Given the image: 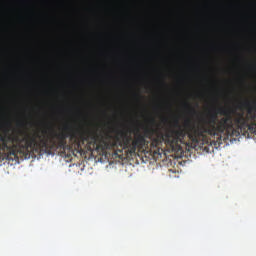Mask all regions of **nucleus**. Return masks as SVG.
I'll return each instance as SVG.
<instances>
[{
  "mask_svg": "<svg viewBox=\"0 0 256 256\" xmlns=\"http://www.w3.org/2000/svg\"><path fill=\"white\" fill-rule=\"evenodd\" d=\"M42 133L44 135L41 140L42 150L45 152H51L56 148L55 138L58 140V145L60 148H66L67 139L71 143L74 150H83V145L87 150H95L101 148L103 139L96 131H81V128H73L71 124H64L63 131L61 133H56L51 122L44 120L42 122Z\"/></svg>",
  "mask_w": 256,
  "mask_h": 256,
  "instance_id": "obj_1",
  "label": "nucleus"
},
{
  "mask_svg": "<svg viewBox=\"0 0 256 256\" xmlns=\"http://www.w3.org/2000/svg\"><path fill=\"white\" fill-rule=\"evenodd\" d=\"M243 106L247 109V115L243 113L236 115L233 121L231 110L226 109V138L239 137V135L256 134V103L255 101H245ZM235 124V126H234Z\"/></svg>",
  "mask_w": 256,
  "mask_h": 256,
  "instance_id": "obj_2",
  "label": "nucleus"
},
{
  "mask_svg": "<svg viewBox=\"0 0 256 256\" xmlns=\"http://www.w3.org/2000/svg\"><path fill=\"white\" fill-rule=\"evenodd\" d=\"M19 153V133L13 132L9 134V130H4V134H0V155L3 160L14 161L18 159Z\"/></svg>",
  "mask_w": 256,
  "mask_h": 256,
  "instance_id": "obj_3",
  "label": "nucleus"
},
{
  "mask_svg": "<svg viewBox=\"0 0 256 256\" xmlns=\"http://www.w3.org/2000/svg\"><path fill=\"white\" fill-rule=\"evenodd\" d=\"M37 151V131H36V0H34V158Z\"/></svg>",
  "mask_w": 256,
  "mask_h": 256,
  "instance_id": "obj_4",
  "label": "nucleus"
},
{
  "mask_svg": "<svg viewBox=\"0 0 256 256\" xmlns=\"http://www.w3.org/2000/svg\"><path fill=\"white\" fill-rule=\"evenodd\" d=\"M103 143L106 145V148H116L117 141H112V143H107L106 141H103Z\"/></svg>",
  "mask_w": 256,
  "mask_h": 256,
  "instance_id": "obj_5",
  "label": "nucleus"
},
{
  "mask_svg": "<svg viewBox=\"0 0 256 256\" xmlns=\"http://www.w3.org/2000/svg\"><path fill=\"white\" fill-rule=\"evenodd\" d=\"M29 147L30 149H33V136H31V133H30Z\"/></svg>",
  "mask_w": 256,
  "mask_h": 256,
  "instance_id": "obj_6",
  "label": "nucleus"
},
{
  "mask_svg": "<svg viewBox=\"0 0 256 256\" xmlns=\"http://www.w3.org/2000/svg\"><path fill=\"white\" fill-rule=\"evenodd\" d=\"M184 105L185 107H188L191 111H193V113H195V109L191 107L190 103H185Z\"/></svg>",
  "mask_w": 256,
  "mask_h": 256,
  "instance_id": "obj_7",
  "label": "nucleus"
},
{
  "mask_svg": "<svg viewBox=\"0 0 256 256\" xmlns=\"http://www.w3.org/2000/svg\"><path fill=\"white\" fill-rule=\"evenodd\" d=\"M29 7H33V0H29Z\"/></svg>",
  "mask_w": 256,
  "mask_h": 256,
  "instance_id": "obj_8",
  "label": "nucleus"
},
{
  "mask_svg": "<svg viewBox=\"0 0 256 256\" xmlns=\"http://www.w3.org/2000/svg\"><path fill=\"white\" fill-rule=\"evenodd\" d=\"M150 122H152L153 124H155V118H151Z\"/></svg>",
  "mask_w": 256,
  "mask_h": 256,
  "instance_id": "obj_9",
  "label": "nucleus"
},
{
  "mask_svg": "<svg viewBox=\"0 0 256 256\" xmlns=\"http://www.w3.org/2000/svg\"><path fill=\"white\" fill-rule=\"evenodd\" d=\"M8 127H11V122H8Z\"/></svg>",
  "mask_w": 256,
  "mask_h": 256,
  "instance_id": "obj_10",
  "label": "nucleus"
},
{
  "mask_svg": "<svg viewBox=\"0 0 256 256\" xmlns=\"http://www.w3.org/2000/svg\"><path fill=\"white\" fill-rule=\"evenodd\" d=\"M136 96H137V98H139V97H140V94H136Z\"/></svg>",
  "mask_w": 256,
  "mask_h": 256,
  "instance_id": "obj_11",
  "label": "nucleus"
}]
</instances>
